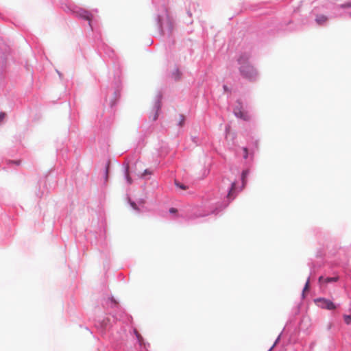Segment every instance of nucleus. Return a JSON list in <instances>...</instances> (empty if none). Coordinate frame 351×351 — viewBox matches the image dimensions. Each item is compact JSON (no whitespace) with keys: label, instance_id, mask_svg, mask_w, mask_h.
Listing matches in <instances>:
<instances>
[{"label":"nucleus","instance_id":"10","mask_svg":"<svg viewBox=\"0 0 351 351\" xmlns=\"http://www.w3.org/2000/svg\"><path fill=\"white\" fill-rule=\"evenodd\" d=\"M82 17H83L84 19H85L88 21H90V19H91V15L87 11L84 12V13L82 14Z\"/></svg>","mask_w":351,"mask_h":351},{"label":"nucleus","instance_id":"11","mask_svg":"<svg viewBox=\"0 0 351 351\" xmlns=\"http://www.w3.org/2000/svg\"><path fill=\"white\" fill-rule=\"evenodd\" d=\"M178 125L182 126L184 122V117L182 114H180L178 117Z\"/></svg>","mask_w":351,"mask_h":351},{"label":"nucleus","instance_id":"3","mask_svg":"<svg viewBox=\"0 0 351 351\" xmlns=\"http://www.w3.org/2000/svg\"><path fill=\"white\" fill-rule=\"evenodd\" d=\"M161 108L160 101H158L155 103L152 110L149 112V119L156 121L158 117V113Z\"/></svg>","mask_w":351,"mask_h":351},{"label":"nucleus","instance_id":"9","mask_svg":"<svg viewBox=\"0 0 351 351\" xmlns=\"http://www.w3.org/2000/svg\"><path fill=\"white\" fill-rule=\"evenodd\" d=\"M249 174V171L248 170H245L243 171L242 173V182H243V185L245 186V184H246V178H247V176H248Z\"/></svg>","mask_w":351,"mask_h":351},{"label":"nucleus","instance_id":"7","mask_svg":"<svg viewBox=\"0 0 351 351\" xmlns=\"http://www.w3.org/2000/svg\"><path fill=\"white\" fill-rule=\"evenodd\" d=\"M339 278L337 276L336 277H332V278H326L324 279L322 276H320L319 278V281L322 282V280H324L326 283L332 282H337Z\"/></svg>","mask_w":351,"mask_h":351},{"label":"nucleus","instance_id":"15","mask_svg":"<svg viewBox=\"0 0 351 351\" xmlns=\"http://www.w3.org/2000/svg\"><path fill=\"white\" fill-rule=\"evenodd\" d=\"M6 114L5 112L0 113V123L5 119Z\"/></svg>","mask_w":351,"mask_h":351},{"label":"nucleus","instance_id":"8","mask_svg":"<svg viewBox=\"0 0 351 351\" xmlns=\"http://www.w3.org/2000/svg\"><path fill=\"white\" fill-rule=\"evenodd\" d=\"M327 21V18L324 15L317 16L316 18V21L319 24H322Z\"/></svg>","mask_w":351,"mask_h":351},{"label":"nucleus","instance_id":"2","mask_svg":"<svg viewBox=\"0 0 351 351\" xmlns=\"http://www.w3.org/2000/svg\"><path fill=\"white\" fill-rule=\"evenodd\" d=\"M315 302L317 305L322 308L335 310L337 308L336 305L332 301L325 298H317Z\"/></svg>","mask_w":351,"mask_h":351},{"label":"nucleus","instance_id":"5","mask_svg":"<svg viewBox=\"0 0 351 351\" xmlns=\"http://www.w3.org/2000/svg\"><path fill=\"white\" fill-rule=\"evenodd\" d=\"M136 174L139 178H145L147 176H151L153 174V171L149 169H146L143 171H141L137 169V164H136Z\"/></svg>","mask_w":351,"mask_h":351},{"label":"nucleus","instance_id":"21","mask_svg":"<svg viewBox=\"0 0 351 351\" xmlns=\"http://www.w3.org/2000/svg\"><path fill=\"white\" fill-rule=\"evenodd\" d=\"M350 16H351V12H350Z\"/></svg>","mask_w":351,"mask_h":351},{"label":"nucleus","instance_id":"1","mask_svg":"<svg viewBox=\"0 0 351 351\" xmlns=\"http://www.w3.org/2000/svg\"><path fill=\"white\" fill-rule=\"evenodd\" d=\"M250 56L242 54L238 59L239 64V71L241 75L250 80H255L258 76L257 69L249 62Z\"/></svg>","mask_w":351,"mask_h":351},{"label":"nucleus","instance_id":"19","mask_svg":"<svg viewBox=\"0 0 351 351\" xmlns=\"http://www.w3.org/2000/svg\"><path fill=\"white\" fill-rule=\"evenodd\" d=\"M14 163L16 164L17 165H20L21 164V161L20 160H16V161H13Z\"/></svg>","mask_w":351,"mask_h":351},{"label":"nucleus","instance_id":"6","mask_svg":"<svg viewBox=\"0 0 351 351\" xmlns=\"http://www.w3.org/2000/svg\"><path fill=\"white\" fill-rule=\"evenodd\" d=\"M124 176H125L127 184H129V185H131L133 183V180H132V178L130 176V166H129L128 163H127L125 165V167H124Z\"/></svg>","mask_w":351,"mask_h":351},{"label":"nucleus","instance_id":"13","mask_svg":"<svg viewBox=\"0 0 351 351\" xmlns=\"http://www.w3.org/2000/svg\"><path fill=\"white\" fill-rule=\"evenodd\" d=\"M235 187H236V184H235V182H232V183L231 189H230V191H229V193H228V197H230V195H231L232 193L234 191Z\"/></svg>","mask_w":351,"mask_h":351},{"label":"nucleus","instance_id":"22","mask_svg":"<svg viewBox=\"0 0 351 351\" xmlns=\"http://www.w3.org/2000/svg\"><path fill=\"white\" fill-rule=\"evenodd\" d=\"M269 351H271L270 350Z\"/></svg>","mask_w":351,"mask_h":351},{"label":"nucleus","instance_id":"16","mask_svg":"<svg viewBox=\"0 0 351 351\" xmlns=\"http://www.w3.org/2000/svg\"><path fill=\"white\" fill-rule=\"evenodd\" d=\"M130 205L134 210H138L136 204L134 202H130Z\"/></svg>","mask_w":351,"mask_h":351},{"label":"nucleus","instance_id":"14","mask_svg":"<svg viewBox=\"0 0 351 351\" xmlns=\"http://www.w3.org/2000/svg\"><path fill=\"white\" fill-rule=\"evenodd\" d=\"M344 321L347 324H350L351 322V315H345L344 316Z\"/></svg>","mask_w":351,"mask_h":351},{"label":"nucleus","instance_id":"17","mask_svg":"<svg viewBox=\"0 0 351 351\" xmlns=\"http://www.w3.org/2000/svg\"><path fill=\"white\" fill-rule=\"evenodd\" d=\"M308 287H309V280H308L303 291H305L308 290Z\"/></svg>","mask_w":351,"mask_h":351},{"label":"nucleus","instance_id":"4","mask_svg":"<svg viewBox=\"0 0 351 351\" xmlns=\"http://www.w3.org/2000/svg\"><path fill=\"white\" fill-rule=\"evenodd\" d=\"M234 113L236 117L242 119L245 121H248L250 119V114L242 110L241 108H237L234 110Z\"/></svg>","mask_w":351,"mask_h":351},{"label":"nucleus","instance_id":"20","mask_svg":"<svg viewBox=\"0 0 351 351\" xmlns=\"http://www.w3.org/2000/svg\"><path fill=\"white\" fill-rule=\"evenodd\" d=\"M171 213H176V210L173 208H171L170 210H169Z\"/></svg>","mask_w":351,"mask_h":351},{"label":"nucleus","instance_id":"12","mask_svg":"<svg viewBox=\"0 0 351 351\" xmlns=\"http://www.w3.org/2000/svg\"><path fill=\"white\" fill-rule=\"evenodd\" d=\"M175 184H176V186L177 187H178V188H180V189H181L182 190H186V189H188V187L186 186H185L184 184H181V183H180V182H178L177 181H175Z\"/></svg>","mask_w":351,"mask_h":351},{"label":"nucleus","instance_id":"18","mask_svg":"<svg viewBox=\"0 0 351 351\" xmlns=\"http://www.w3.org/2000/svg\"><path fill=\"white\" fill-rule=\"evenodd\" d=\"M244 152H245V156H244V158H247V148H244L243 149Z\"/></svg>","mask_w":351,"mask_h":351}]
</instances>
